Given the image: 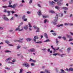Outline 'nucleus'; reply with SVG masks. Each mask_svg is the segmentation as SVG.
Segmentation results:
<instances>
[{"mask_svg": "<svg viewBox=\"0 0 73 73\" xmlns=\"http://www.w3.org/2000/svg\"><path fill=\"white\" fill-rule=\"evenodd\" d=\"M55 19L54 20V21H51V24H53L54 25H56V22L57 21V20L58 19V15L56 14V16L55 17Z\"/></svg>", "mask_w": 73, "mask_h": 73, "instance_id": "1", "label": "nucleus"}, {"mask_svg": "<svg viewBox=\"0 0 73 73\" xmlns=\"http://www.w3.org/2000/svg\"><path fill=\"white\" fill-rule=\"evenodd\" d=\"M23 66H25L26 68H29V64L28 63L26 62L23 64Z\"/></svg>", "mask_w": 73, "mask_h": 73, "instance_id": "2", "label": "nucleus"}, {"mask_svg": "<svg viewBox=\"0 0 73 73\" xmlns=\"http://www.w3.org/2000/svg\"><path fill=\"white\" fill-rule=\"evenodd\" d=\"M3 19L5 21H9V19L7 17H6V15H4L3 17Z\"/></svg>", "mask_w": 73, "mask_h": 73, "instance_id": "3", "label": "nucleus"}, {"mask_svg": "<svg viewBox=\"0 0 73 73\" xmlns=\"http://www.w3.org/2000/svg\"><path fill=\"white\" fill-rule=\"evenodd\" d=\"M23 40V38L20 39V40H14L15 42H20L21 43H22L23 42L22 41Z\"/></svg>", "mask_w": 73, "mask_h": 73, "instance_id": "4", "label": "nucleus"}, {"mask_svg": "<svg viewBox=\"0 0 73 73\" xmlns=\"http://www.w3.org/2000/svg\"><path fill=\"white\" fill-rule=\"evenodd\" d=\"M38 37L37 36H34L33 39V41L36 42V39H38Z\"/></svg>", "mask_w": 73, "mask_h": 73, "instance_id": "5", "label": "nucleus"}, {"mask_svg": "<svg viewBox=\"0 0 73 73\" xmlns=\"http://www.w3.org/2000/svg\"><path fill=\"white\" fill-rule=\"evenodd\" d=\"M66 71H71V72H73V68H70L69 69L68 68H66Z\"/></svg>", "mask_w": 73, "mask_h": 73, "instance_id": "6", "label": "nucleus"}, {"mask_svg": "<svg viewBox=\"0 0 73 73\" xmlns=\"http://www.w3.org/2000/svg\"><path fill=\"white\" fill-rule=\"evenodd\" d=\"M49 3L51 5L52 7H53L55 4V2L52 1V2L50 1L49 2Z\"/></svg>", "mask_w": 73, "mask_h": 73, "instance_id": "7", "label": "nucleus"}, {"mask_svg": "<svg viewBox=\"0 0 73 73\" xmlns=\"http://www.w3.org/2000/svg\"><path fill=\"white\" fill-rule=\"evenodd\" d=\"M29 51L30 52H35V49L33 48H31L29 50Z\"/></svg>", "mask_w": 73, "mask_h": 73, "instance_id": "8", "label": "nucleus"}, {"mask_svg": "<svg viewBox=\"0 0 73 73\" xmlns=\"http://www.w3.org/2000/svg\"><path fill=\"white\" fill-rule=\"evenodd\" d=\"M37 13L39 16H41L42 15V13H41V10H39L38 12H37Z\"/></svg>", "mask_w": 73, "mask_h": 73, "instance_id": "9", "label": "nucleus"}, {"mask_svg": "<svg viewBox=\"0 0 73 73\" xmlns=\"http://www.w3.org/2000/svg\"><path fill=\"white\" fill-rule=\"evenodd\" d=\"M28 25H29V31H32V28H31L32 27V25H31V24L30 23H28Z\"/></svg>", "mask_w": 73, "mask_h": 73, "instance_id": "10", "label": "nucleus"}, {"mask_svg": "<svg viewBox=\"0 0 73 73\" xmlns=\"http://www.w3.org/2000/svg\"><path fill=\"white\" fill-rule=\"evenodd\" d=\"M20 27H18V28H16L15 29V31H22L23 30V29H21L20 30Z\"/></svg>", "mask_w": 73, "mask_h": 73, "instance_id": "11", "label": "nucleus"}, {"mask_svg": "<svg viewBox=\"0 0 73 73\" xmlns=\"http://www.w3.org/2000/svg\"><path fill=\"white\" fill-rule=\"evenodd\" d=\"M57 4L59 5H61L63 4V3H61L60 2H58L57 3Z\"/></svg>", "mask_w": 73, "mask_h": 73, "instance_id": "12", "label": "nucleus"}, {"mask_svg": "<svg viewBox=\"0 0 73 73\" xmlns=\"http://www.w3.org/2000/svg\"><path fill=\"white\" fill-rule=\"evenodd\" d=\"M71 47H69L67 49V51L68 53H69L70 52V50H71Z\"/></svg>", "mask_w": 73, "mask_h": 73, "instance_id": "13", "label": "nucleus"}, {"mask_svg": "<svg viewBox=\"0 0 73 73\" xmlns=\"http://www.w3.org/2000/svg\"><path fill=\"white\" fill-rule=\"evenodd\" d=\"M29 62H31V61H32V62H36V61L35 60H33L32 58H30V60H29Z\"/></svg>", "mask_w": 73, "mask_h": 73, "instance_id": "14", "label": "nucleus"}, {"mask_svg": "<svg viewBox=\"0 0 73 73\" xmlns=\"http://www.w3.org/2000/svg\"><path fill=\"white\" fill-rule=\"evenodd\" d=\"M3 12L5 13H9V11H7L6 9H4L3 11Z\"/></svg>", "mask_w": 73, "mask_h": 73, "instance_id": "15", "label": "nucleus"}, {"mask_svg": "<svg viewBox=\"0 0 73 73\" xmlns=\"http://www.w3.org/2000/svg\"><path fill=\"white\" fill-rule=\"evenodd\" d=\"M51 47L52 48V49L54 50V51L53 52V53H55V52H56V49H55L54 48H53V46L52 45L51 46Z\"/></svg>", "mask_w": 73, "mask_h": 73, "instance_id": "16", "label": "nucleus"}, {"mask_svg": "<svg viewBox=\"0 0 73 73\" xmlns=\"http://www.w3.org/2000/svg\"><path fill=\"white\" fill-rule=\"evenodd\" d=\"M63 9H64V10H68V8L66 7H62Z\"/></svg>", "mask_w": 73, "mask_h": 73, "instance_id": "17", "label": "nucleus"}, {"mask_svg": "<svg viewBox=\"0 0 73 73\" xmlns=\"http://www.w3.org/2000/svg\"><path fill=\"white\" fill-rule=\"evenodd\" d=\"M28 25L25 26L24 27V28L25 30H27L28 29Z\"/></svg>", "mask_w": 73, "mask_h": 73, "instance_id": "18", "label": "nucleus"}, {"mask_svg": "<svg viewBox=\"0 0 73 73\" xmlns=\"http://www.w3.org/2000/svg\"><path fill=\"white\" fill-rule=\"evenodd\" d=\"M36 29V32H40V29L39 28L37 27Z\"/></svg>", "mask_w": 73, "mask_h": 73, "instance_id": "19", "label": "nucleus"}, {"mask_svg": "<svg viewBox=\"0 0 73 73\" xmlns=\"http://www.w3.org/2000/svg\"><path fill=\"white\" fill-rule=\"evenodd\" d=\"M32 39L31 38H27L26 39V40L27 41H31L32 40Z\"/></svg>", "mask_w": 73, "mask_h": 73, "instance_id": "20", "label": "nucleus"}, {"mask_svg": "<svg viewBox=\"0 0 73 73\" xmlns=\"http://www.w3.org/2000/svg\"><path fill=\"white\" fill-rule=\"evenodd\" d=\"M44 35L45 37L46 38H48V35H47V34L46 33H44Z\"/></svg>", "mask_w": 73, "mask_h": 73, "instance_id": "21", "label": "nucleus"}, {"mask_svg": "<svg viewBox=\"0 0 73 73\" xmlns=\"http://www.w3.org/2000/svg\"><path fill=\"white\" fill-rule=\"evenodd\" d=\"M56 44H57V45H58V43L59 42V41H58V39L56 38Z\"/></svg>", "mask_w": 73, "mask_h": 73, "instance_id": "22", "label": "nucleus"}, {"mask_svg": "<svg viewBox=\"0 0 73 73\" xmlns=\"http://www.w3.org/2000/svg\"><path fill=\"white\" fill-rule=\"evenodd\" d=\"M42 17L44 19H46V18L48 17H47V16L45 15H42Z\"/></svg>", "mask_w": 73, "mask_h": 73, "instance_id": "23", "label": "nucleus"}, {"mask_svg": "<svg viewBox=\"0 0 73 73\" xmlns=\"http://www.w3.org/2000/svg\"><path fill=\"white\" fill-rule=\"evenodd\" d=\"M46 22H47V23H49V21H48L47 19H45L44 21V23L45 24Z\"/></svg>", "mask_w": 73, "mask_h": 73, "instance_id": "24", "label": "nucleus"}, {"mask_svg": "<svg viewBox=\"0 0 73 73\" xmlns=\"http://www.w3.org/2000/svg\"><path fill=\"white\" fill-rule=\"evenodd\" d=\"M12 58H7V59L6 60V61H10V60H11Z\"/></svg>", "mask_w": 73, "mask_h": 73, "instance_id": "25", "label": "nucleus"}, {"mask_svg": "<svg viewBox=\"0 0 73 73\" xmlns=\"http://www.w3.org/2000/svg\"><path fill=\"white\" fill-rule=\"evenodd\" d=\"M66 36H67V38H71V36H70V35H66Z\"/></svg>", "mask_w": 73, "mask_h": 73, "instance_id": "26", "label": "nucleus"}, {"mask_svg": "<svg viewBox=\"0 0 73 73\" xmlns=\"http://www.w3.org/2000/svg\"><path fill=\"white\" fill-rule=\"evenodd\" d=\"M17 6V4H14L13 5V6L12 5V8H13L14 9H15V7L16 6Z\"/></svg>", "mask_w": 73, "mask_h": 73, "instance_id": "27", "label": "nucleus"}, {"mask_svg": "<svg viewBox=\"0 0 73 73\" xmlns=\"http://www.w3.org/2000/svg\"><path fill=\"white\" fill-rule=\"evenodd\" d=\"M57 26L58 27H63V26H64V25L61 24L60 25H57Z\"/></svg>", "mask_w": 73, "mask_h": 73, "instance_id": "28", "label": "nucleus"}, {"mask_svg": "<svg viewBox=\"0 0 73 73\" xmlns=\"http://www.w3.org/2000/svg\"><path fill=\"white\" fill-rule=\"evenodd\" d=\"M37 6L38 7H39V8H41V5H40V4L39 3L37 4Z\"/></svg>", "mask_w": 73, "mask_h": 73, "instance_id": "29", "label": "nucleus"}, {"mask_svg": "<svg viewBox=\"0 0 73 73\" xmlns=\"http://www.w3.org/2000/svg\"><path fill=\"white\" fill-rule=\"evenodd\" d=\"M23 24V22H21L20 23L19 25L18 26V27H20L21 25H22Z\"/></svg>", "mask_w": 73, "mask_h": 73, "instance_id": "30", "label": "nucleus"}, {"mask_svg": "<svg viewBox=\"0 0 73 73\" xmlns=\"http://www.w3.org/2000/svg\"><path fill=\"white\" fill-rule=\"evenodd\" d=\"M62 38L64 40H65V41H66V37L63 36L62 37Z\"/></svg>", "mask_w": 73, "mask_h": 73, "instance_id": "31", "label": "nucleus"}, {"mask_svg": "<svg viewBox=\"0 0 73 73\" xmlns=\"http://www.w3.org/2000/svg\"><path fill=\"white\" fill-rule=\"evenodd\" d=\"M64 25L65 26H68V25H69V23H65Z\"/></svg>", "mask_w": 73, "mask_h": 73, "instance_id": "32", "label": "nucleus"}, {"mask_svg": "<svg viewBox=\"0 0 73 73\" xmlns=\"http://www.w3.org/2000/svg\"><path fill=\"white\" fill-rule=\"evenodd\" d=\"M60 17H62V16H63V13H60Z\"/></svg>", "mask_w": 73, "mask_h": 73, "instance_id": "33", "label": "nucleus"}, {"mask_svg": "<svg viewBox=\"0 0 73 73\" xmlns=\"http://www.w3.org/2000/svg\"><path fill=\"white\" fill-rule=\"evenodd\" d=\"M3 8H7L8 9V7L7 6H3L2 7Z\"/></svg>", "mask_w": 73, "mask_h": 73, "instance_id": "34", "label": "nucleus"}, {"mask_svg": "<svg viewBox=\"0 0 73 73\" xmlns=\"http://www.w3.org/2000/svg\"><path fill=\"white\" fill-rule=\"evenodd\" d=\"M8 7L12 8V5H10L7 6V8H8Z\"/></svg>", "mask_w": 73, "mask_h": 73, "instance_id": "35", "label": "nucleus"}, {"mask_svg": "<svg viewBox=\"0 0 73 73\" xmlns=\"http://www.w3.org/2000/svg\"><path fill=\"white\" fill-rule=\"evenodd\" d=\"M36 44H41L42 43V42L41 41H39V42H36Z\"/></svg>", "mask_w": 73, "mask_h": 73, "instance_id": "36", "label": "nucleus"}, {"mask_svg": "<svg viewBox=\"0 0 73 73\" xmlns=\"http://www.w3.org/2000/svg\"><path fill=\"white\" fill-rule=\"evenodd\" d=\"M65 54H61L60 57H64V56H65Z\"/></svg>", "mask_w": 73, "mask_h": 73, "instance_id": "37", "label": "nucleus"}, {"mask_svg": "<svg viewBox=\"0 0 73 73\" xmlns=\"http://www.w3.org/2000/svg\"><path fill=\"white\" fill-rule=\"evenodd\" d=\"M55 8H56V9H58V10H59V9H60V8L57 6H55Z\"/></svg>", "mask_w": 73, "mask_h": 73, "instance_id": "38", "label": "nucleus"}, {"mask_svg": "<svg viewBox=\"0 0 73 73\" xmlns=\"http://www.w3.org/2000/svg\"><path fill=\"white\" fill-rule=\"evenodd\" d=\"M5 43H7V44H9V43H10V42H9V41L8 40H6L5 41Z\"/></svg>", "mask_w": 73, "mask_h": 73, "instance_id": "39", "label": "nucleus"}, {"mask_svg": "<svg viewBox=\"0 0 73 73\" xmlns=\"http://www.w3.org/2000/svg\"><path fill=\"white\" fill-rule=\"evenodd\" d=\"M50 13H54L55 12L54 11L51 10L50 11Z\"/></svg>", "mask_w": 73, "mask_h": 73, "instance_id": "40", "label": "nucleus"}, {"mask_svg": "<svg viewBox=\"0 0 73 73\" xmlns=\"http://www.w3.org/2000/svg\"><path fill=\"white\" fill-rule=\"evenodd\" d=\"M25 19V15L23 16L22 17V19H23V20H24V19Z\"/></svg>", "mask_w": 73, "mask_h": 73, "instance_id": "41", "label": "nucleus"}, {"mask_svg": "<svg viewBox=\"0 0 73 73\" xmlns=\"http://www.w3.org/2000/svg\"><path fill=\"white\" fill-rule=\"evenodd\" d=\"M14 20V18H13V17H11L10 19V21H12V20Z\"/></svg>", "mask_w": 73, "mask_h": 73, "instance_id": "42", "label": "nucleus"}, {"mask_svg": "<svg viewBox=\"0 0 73 73\" xmlns=\"http://www.w3.org/2000/svg\"><path fill=\"white\" fill-rule=\"evenodd\" d=\"M50 41V40L49 39H47V40L44 41V42H48Z\"/></svg>", "mask_w": 73, "mask_h": 73, "instance_id": "43", "label": "nucleus"}, {"mask_svg": "<svg viewBox=\"0 0 73 73\" xmlns=\"http://www.w3.org/2000/svg\"><path fill=\"white\" fill-rule=\"evenodd\" d=\"M58 54V53H56L53 54V56H56Z\"/></svg>", "mask_w": 73, "mask_h": 73, "instance_id": "44", "label": "nucleus"}, {"mask_svg": "<svg viewBox=\"0 0 73 73\" xmlns=\"http://www.w3.org/2000/svg\"><path fill=\"white\" fill-rule=\"evenodd\" d=\"M23 69H20V71L19 72L20 73H22V72H23Z\"/></svg>", "mask_w": 73, "mask_h": 73, "instance_id": "45", "label": "nucleus"}, {"mask_svg": "<svg viewBox=\"0 0 73 73\" xmlns=\"http://www.w3.org/2000/svg\"><path fill=\"white\" fill-rule=\"evenodd\" d=\"M52 34L53 35V36H56V33H52Z\"/></svg>", "mask_w": 73, "mask_h": 73, "instance_id": "46", "label": "nucleus"}, {"mask_svg": "<svg viewBox=\"0 0 73 73\" xmlns=\"http://www.w3.org/2000/svg\"><path fill=\"white\" fill-rule=\"evenodd\" d=\"M33 1V0H30L29 1V3L31 4L32 3V1Z\"/></svg>", "mask_w": 73, "mask_h": 73, "instance_id": "47", "label": "nucleus"}, {"mask_svg": "<svg viewBox=\"0 0 73 73\" xmlns=\"http://www.w3.org/2000/svg\"><path fill=\"white\" fill-rule=\"evenodd\" d=\"M27 14H31V12H29V11H28L27 12Z\"/></svg>", "mask_w": 73, "mask_h": 73, "instance_id": "48", "label": "nucleus"}, {"mask_svg": "<svg viewBox=\"0 0 73 73\" xmlns=\"http://www.w3.org/2000/svg\"><path fill=\"white\" fill-rule=\"evenodd\" d=\"M68 25H70V26H72L73 25V24L71 23H69Z\"/></svg>", "mask_w": 73, "mask_h": 73, "instance_id": "49", "label": "nucleus"}, {"mask_svg": "<svg viewBox=\"0 0 73 73\" xmlns=\"http://www.w3.org/2000/svg\"><path fill=\"white\" fill-rule=\"evenodd\" d=\"M33 27L35 29H36L37 28V27L35 25H34L33 26Z\"/></svg>", "mask_w": 73, "mask_h": 73, "instance_id": "50", "label": "nucleus"}, {"mask_svg": "<svg viewBox=\"0 0 73 73\" xmlns=\"http://www.w3.org/2000/svg\"><path fill=\"white\" fill-rule=\"evenodd\" d=\"M20 46H17V49H19L20 48Z\"/></svg>", "mask_w": 73, "mask_h": 73, "instance_id": "51", "label": "nucleus"}, {"mask_svg": "<svg viewBox=\"0 0 73 73\" xmlns=\"http://www.w3.org/2000/svg\"><path fill=\"white\" fill-rule=\"evenodd\" d=\"M7 0H2V1L3 3H5V1H7Z\"/></svg>", "mask_w": 73, "mask_h": 73, "instance_id": "52", "label": "nucleus"}, {"mask_svg": "<svg viewBox=\"0 0 73 73\" xmlns=\"http://www.w3.org/2000/svg\"><path fill=\"white\" fill-rule=\"evenodd\" d=\"M9 5H11V4H12V1H9Z\"/></svg>", "mask_w": 73, "mask_h": 73, "instance_id": "53", "label": "nucleus"}, {"mask_svg": "<svg viewBox=\"0 0 73 73\" xmlns=\"http://www.w3.org/2000/svg\"><path fill=\"white\" fill-rule=\"evenodd\" d=\"M45 72H46V73H50V72H49V71H48V70H46L45 71Z\"/></svg>", "mask_w": 73, "mask_h": 73, "instance_id": "54", "label": "nucleus"}, {"mask_svg": "<svg viewBox=\"0 0 73 73\" xmlns=\"http://www.w3.org/2000/svg\"><path fill=\"white\" fill-rule=\"evenodd\" d=\"M21 2L22 3H25V1H24V0H22L21 1Z\"/></svg>", "mask_w": 73, "mask_h": 73, "instance_id": "55", "label": "nucleus"}, {"mask_svg": "<svg viewBox=\"0 0 73 73\" xmlns=\"http://www.w3.org/2000/svg\"><path fill=\"white\" fill-rule=\"evenodd\" d=\"M6 69H7L8 70H10V68H8V67H6Z\"/></svg>", "mask_w": 73, "mask_h": 73, "instance_id": "56", "label": "nucleus"}, {"mask_svg": "<svg viewBox=\"0 0 73 73\" xmlns=\"http://www.w3.org/2000/svg\"><path fill=\"white\" fill-rule=\"evenodd\" d=\"M27 19H23V21H27Z\"/></svg>", "mask_w": 73, "mask_h": 73, "instance_id": "57", "label": "nucleus"}, {"mask_svg": "<svg viewBox=\"0 0 73 73\" xmlns=\"http://www.w3.org/2000/svg\"><path fill=\"white\" fill-rule=\"evenodd\" d=\"M31 66H35V64H34L33 63H31Z\"/></svg>", "mask_w": 73, "mask_h": 73, "instance_id": "58", "label": "nucleus"}, {"mask_svg": "<svg viewBox=\"0 0 73 73\" xmlns=\"http://www.w3.org/2000/svg\"><path fill=\"white\" fill-rule=\"evenodd\" d=\"M42 50H43V51H45V50H46V48H43L42 49Z\"/></svg>", "mask_w": 73, "mask_h": 73, "instance_id": "59", "label": "nucleus"}, {"mask_svg": "<svg viewBox=\"0 0 73 73\" xmlns=\"http://www.w3.org/2000/svg\"><path fill=\"white\" fill-rule=\"evenodd\" d=\"M11 52L10 51H9V50H6L5 52H6L7 53L8 52Z\"/></svg>", "mask_w": 73, "mask_h": 73, "instance_id": "60", "label": "nucleus"}, {"mask_svg": "<svg viewBox=\"0 0 73 73\" xmlns=\"http://www.w3.org/2000/svg\"><path fill=\"white\" fill-rule=\"evenodd\" d=\"M73 40V39H70L69 40V41H72Z\"/></svg>", "mask_w": 73, "mask_h": 73, "instance_id": "61", "label": "nucleus"}, {"mask_svg": "<svg viewBox=\"0 0 73 73\" xmlns=\"http://www.w3.org/2000/svg\"><path fill=\"white\" fill-rule=\"evenodd\" d=\"M14 15L15 17H17L18 16V15L16 14H15Z\"/></svg>", "mask_w": 73, "mask_h": 73, "instance_id": "62", "label": "nucleus"}, {"mask_svg": "<svg viewBox=\"0 0 73 73\" xmlns=\"http://www.w3.org/2000/svg\"><path fill=\"white\" fill-rule=\"evenodd\" d=\"M20 7H23V5L22 4H21L19 5Z\"/></svg>", "mask_w": 73, "mask_h": 73, "instance_id": "63", "label": "nucleus"}, {"mask_svg": "<svg viewBox=\"0 0 73 73\" xmlns=\"http://www.w3.org/2000/svg\"><path fill=\"white\" fill-rule=\"evenodd\" d=\"M40 73H45V72L43 71H41L40 72Z\"/></svg>", "mask_w": 73, "mask_h": 73, "instance_id": "64", "label": "nucleus"}]
</instances>
